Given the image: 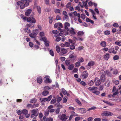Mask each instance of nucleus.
Masks as SVG:
<instances>
[{
    "mask_svg": "<svg viewBox=\"0 0 121 121\" xmlns=\"http://www.w3.org/2000/svg\"><path fill=\"white\" fill-rule=\"evenodd\" d=\"M70 43L68 42H66L65 43V46L66 47H69L70 46Z\"/></svg>",
    "mask_w": 121,
    "mask_h": 121,
    "instance_id": "nucleus-64",
    "label": "nucleus"
},
{
    "mask_svg": "<svg viewBox=\"0 0 121 121\" xmlns=\"http://www.w3.org/2000/svg\"><path fill=\"white\" fill-rule=\"evenodd\" d=\"M78 70V69L76 68H74L73 71V72L74 73H76L77 72Z\"/></svg>",
    "mask_w": 121,
    "mask_h": 121,
    "instance_id": "nucleus-63",
    "label": "nucleus"
},
{
    "mask_svg": "<svg viewBox=\"0 0 121 121\" xmlns=\"http://www.w3.org/2000/svg\"><path fill=\"white\" fill-rule=\"evenodd\" d=\"M68 118L69 116H68L66 117L65 114H62L61 115V119L63 121H65Z\"/></svg>",
    "mask_w": 121,
    "mask_h": 121,
    "instance_id": "nucleus-12",
    "label": "nucleus"
},
{
    "mask_svg": "<svg viewBox=\"0 0 121 121\" xmlns=\"http://www.w3.org/2000/svg\"><path fill=\"white\" fill-rule=\"evenodd\" d=\"M53 108V106L52 105H50L48 107V110L50 112H53L54 111L55 109L52 108Z\"/></svg>",
    "mask_w": 121,
    "mask_h": 121,
    "instance_id": "nucleus-20",
    "label": "nucleus"
},
{
    "mask_svg": "<svg viewBox=\"0 0 121 121\" xmlns=\"http://www.w3.org/2000/svg\"><path fill=\"white\" fill-rule=\"evenodd\" d=\"M69 34L70 36H73L76 34L74 29L73 27H71L70 29H69Z\"/></svg>",
    "mask_w": 121,
    "mask_h": 121,
    "instance_id": "nucleus-5",
    "label": "nucleus"
},
{
    "mask_svg": "<svg viewBox=\"0 0 121 121\" xmlns=\"http://www.w3.org/2000/svg\"><path fill=\"white\" fill-rule=\"evenodd\" d=\"M94 81L95 84L96 86H98L101 84L100 80L97 78L96 77L95 78Z\"/></svg>",
    "mask_w": 121,
    "mask_h": 121,
    "instance_id": "nucleus-10",
    "label": "nucleus"
},
{
    "mask_svg": "<svg viewBox=\"0 0 121 121\" xmlns=\"http://www.w3.org/2000/svg\"><path fill=\"white\" fill-rule=\"evenodd\" d=\"M65 64L67 66L69 65L71 63L70 60H67L65 61Z\"/></svg>",
    "mask_w": 121,
    "mask_h": 121,
    "instance_id": "nucleus-31",
    "label": "nucleus"
},
{
    "mask_svg": "<svg viewBox=\"0 0 121 121\" xmlns=\"http://www.w3.org/2000/svg\"><path fill=\"white\" fill-rule=\"evenodd\" d=\"M68 52L67 50L65 48H62L61 49L60 54L61 55H62L63 54L67 53Z\"/></svg>",
    "mask_w": 121,
    "mask_h": 121,
    "instance_id": "nucleus-14",
    "label": "nucleus"
},
{
    "mask_svg": "<svg viewBox=\"0 0 121 121\" xmlns=\"http://www.w3.org/2000/svg\"><path fill=\"white\" fill-rule=\"evenodd\" d=\"M36 102V100L35 99H31L30 102L31 103H35Z\"/></svg>",
    "mask_w": 121,
    "mask_h": 121,
    "instance_id": "nucleus-51",
    "label": "nucleus"
},
{
    "mask_svg": "<svg viewBox=\"0 0 121 121\" xmlns=\"http://www.w3.org/2000/svg\"><path fill=\"white\" fill-rule=\"evenodd\" d=\"M112 26H113L115 27H118L119 26V25L118 24L116 23H113L112 25Z\"/></svg>",
    "mask_w": 121,
    "mask_h": 121,
    "instance_id": "nucleus-49",
    "label": "nucleus"
},
{
    "mask_svg": "<svg viewBox=\"0 0 121 121\" xmlns=\"http://www.w3.org/2000/svg\"><path fill=\"white\" fill-rule=\"evenodd\" d=\"M65 28L67 30H69V28L70 27V25L68 22H66L65 23Z\"/></svg>",
    "mask_w": 121,
    "mask_h": 121,
    "instance_id": "nucleus-17",
    "label": "nucleus"
},
{
    "mask_svg": "<svg viewBox=\"0 0 121 121\" xmlns=\"http://www.w3.org/2000/svg\"><path fill=\"white\" fill-rule=\"evenodd\" d=\"M78 61L81 63L83 62L84 61V60L83 58L81 57L79 58L78 59Z\"/></svg>",
    "mask_w": 121,
    "mask_h": 121,
    "instance_id": "nucleus-34",
    "label": "nucleus"
},
{
    "mask_svg": "<svg viewBox=\"0 0 121 121\" xmlns=\"http://www.w3.org/2000/svg\"><path fill=\"white\" fill-rule=\"evenodd\" d=\"M101 119L99 118H95L94 120V121H100Z\"/></svg>",
    "mask_w": 121,
    "mask_h": 121,
    "instance_id": "nucleus-61",
    "label": "nucleus"
},
{
    "mask_svg": "<svg viewBox=\"0 0 121 121\" xmlns=\"http://www.w3.org/2000/svg\"><path fill=\"white\" fill-rule=\"evenodd\" d=\"M43 80L41 77H39L37 78V81L38 83L40 84L42 82Z\"/></svg>",
    "mask_w": 121,
    "mask_h": 121,
    "instance_id": "nucleus-22",
    "label": "nucleus"
},
{
    "mask_svg": "<svg viewBox=\"0 0 121 121\" xmlns=\"http://www.w3.org/2000/svg\"><path fill=\"white\" fill-rule=\"evenodd\" d=\"M32 24H27L26 26V28H25L24 29V31L27 33H29L30 32V30L28 28L31 27V28H33L34 27V26H32Z\"/></svg>",
    "mask_w": 121,
    "mask_h": 121,
    "instance_id": "nucleus-4",
    "label": "nucleus"
},
{
    "mask_svg": "<svg viewBox=\"0 0 121 121\" xmlns=\"http://www.w3.org/2000/svg\"><path fill=\"white\" fill-rule=\"evenodd\" d=\"M119 72L117 69H114L113 71V73L114 75H117Z\"/></svg>",
    "mask_w": 121,
    "mask_h": 121,
    "instance_id": "nucleus-38",
    "label": "nucleus"
},
{
    "mask_svg": "<svg viewBox=\"0 0 121 121\" xmlns=\"http://www.w3.org/2000/svg\"><path fill=\"white\" fill-rule=\"evenodd\" d=\"M119 56L118 55H115L113 57V59L114 60H117L119 58Z\"/></svg>",
    "mask_w": 121,
    "mask_h": 121,
    "instance_id": "nucleus-53",
    "label": "nucleus"
},
{
    "mask_svg": "<svg viewBox=\"0 0 121 121\" xmlns=\"http://www.w3.org/2000/svg\"><path fill=\"white\" fill-rule=\"evenodd\" d=\"M106 45V43L104 41H102L100 43V45L102 47H105Z\"/></svg>",
    "mask_w": 121,
    "mask_h": 121,
    "instance_id": "nucleus-28",
    "label": "nucleus"
},
{
    "mask_svg": "<svg viewBox=\"0 0 121 121\" xmlns=\"http://www.w3.org/2000/svg\"><path fill=\"white\" fill-rule=\"evenodd\" d=\"M109 57V54L108 53L105 54L104 56V58L105 59L108 60Z\"/></svg>",
    "mask_w": 121,
    "mask_h": 121,
    "instance_id": "nucleus-26",
    "label": "nucleus"
},
{
    "mask_svg": "<svg viewBox=\"0 0 121 121\" xmlns=\"http://www.w3.org/2000/svg\"><path fill=\"white\" fill-rule=\"evenodd\" d=\"M49 53L50 55L52 56H54V52L52 50H50Z\"/></svg>",
    "mask_w": 121,
    "mask_h": 121,
    "instance_id": "nucleus-50",
    "label": "nucleus"
},
{
    "mask_svg": "<svg viewBox=\"0 0 121 121\" xmlns=\"http://www.w3.org/2000/svg\"><path fill=\"white\" fill-rule=\"evenodd\" d=\"M40 40L44 42L45 45L46 46L48 47L49 46V42L47 40L46 37H41L40 39Z\"/></svg>",
    "mask_w": 121,
    "mask_h": 121,
    "instance_id": "nucleus-6",
    "label": "nucleus"
},
{
    "mask_svg": "<svg viewBox=\"0 0 121 121\" xmlns=\"http://www.w3.org/2000/svg\"><path fill=\"white\" fill-rule=\"evenodd\" d=\"M32 11V9H28L26 11L25 13V15L26 16H29L31 12Z\"/></svg>",
    "mask_w": 121,
    "mask_h": 121,
    "instance_id": "nucleus-18",
    "label": "nucleus"
},
{
    "mask_svg": "<svg viewBox=\"0 0 121 121\" xmlns=\"http://www.w3.org/2000/svg\"><path fill=\"white\" fill-rule=\"evenodd\" d=\"M56 49L58 53H59L60 50V48L59 46H56Z\"/></svg>",
    "mask_w": 121,
    "mask_h": 121,
    "instance_id": "nucleus-44",
    "label": "nucleus"
},
{
    "mask_svg": "<svg viewBox=\"0 0 121 121\" xmlns=\"http://www.w3.org/2000/svg\"><path fill=\"white\" fill-rule=\"evenodd\" d=\"M55 86L54 85L52 86V87H50L48 86H45L44 88V89L45 91L48 90L50 89H53V87H54Z\"/></svg>",
    "mask_w": 121,
    "mask_h": 121,
    "instance_id": "nucleus-21",
    "label": "nucleus"
},
{
    "mask_svg": "<svg viewBox=\"0 0 121 121\" xmlns=\"http://www.w3.org/2000/svg\"><path fill=\"white\" fill-rule=\"evenodd\" d=\"M105 73L108 76L110 77H111L112 74L110 72H109L107 70L106 71Z\"/></svg>",
    "mask_w": 121,
    "mask_h": 121,
    "instance_id": "nucleus-43",
    "label": "nucleus"
},
{
    "mask_svg": "<svg viewBox=\"0 0 121 121\" xmlns=\"http://www.w3.org/2000/svg\"><path fill=\"white\" fill-rule=\"evenodd\" d=\"M52 32L53 34H55V36L56 37L57 36L56 35V34L58 33L59 31L57 30H53L52 31Z\"/></svg>",
    "mask_w": 121,
    "mask_h": 121,
    "instance_id": "nucleus-41",
    "label": "nucleus"
},
{
    "mask_svg": "<svg viewBox=\"0 0 121 121\" xmlns=\"http://www.w3.org/2000/svg\"><path fill=\"white\" fill-rule=\"evenodd\" d=\"M36 8L37 11L39 14L41 13V8L39 6H37Z\"/></svg>",
    "mask_w": 121,
    "mask_h": 121,
    "instance_id": "nucleus-32",
    "label": "nucleus"
},
{
    "mask_svg": "<svg viewBox=\"0 0 121 121\" xmlns=\"http://www.w3.org/2000/svg\"><path fill=\"white\" fill-rule=\"evenodd\" d=\"M69 57L72 61L74 62L77 60V56L73 52H70L69 55Z\"/></svg>",
    "mask_w": 121,
    "mask_h": 121,
    "instance_id": "nucleus-2",
    "label": "nucleus"
},
{
    "mask_svg": "<svg viewBox=\"0 0 121 121\" xmlns=\"http://www.w3.org/2000/svg\"><path fill=\"white\" fill-rule=\"evenodd\" d=\"M40 100L41 101H48L47 99V98H42V99H40Z\"/></svg>",
    "mask_w": 121,
    "mask_h": 121,
    "instance_id": "nucleus-57",
    "label": "nucleus"
},
{
    "mask_svg": "<svg viewBox=\"0 0 121 121\" xmlns=\"http://www.w3.org/2000/svg\"><path fill=\"white\" fill-rule=\"evenodd\" d=\"M75 10H77L78 11L80 12L81 11V9L80 7L78 6H76L75 8Z\"/></svg>",
    "mask_w": 121,
    "mask_h": 121,
    "instance_id": "nucleus-62",
    "label": "nucleus"
},
{
    "mask_svg": "<svg viewBox=\"0 0 121 121\" xmlns=\"http://www.w3.org/2000/svg\"><path fill=\"white\" fill-rule=\"evenodd\" d=\"M74 65L75 67H79L80 66L81 64L78 61L77 62H76L74 64Z\"/></svg>",
    "mask_w": 121,
    "mask_h": 121,
    "instance_id": "nucleus-39",
    "label": "nucleus"
},
{
    "mask_svg": "<svg viewBox=\"0 0 121 121\" xmlns=\"http://www.w3.org/2000/svg\"><path fill=\"white\" fill-rule=\"evenodd\" d=\"M52 95H50L48 96V97L47 98L48 100V101H49L52 99Z\"/></svg>",
    "mask_w": 121,
    "mask_h": 121,
    "instance_id": "nucleus-60",
    "label": "nucleus"
},
{
    "mask_svg": "<svg viewBox=\"0 0 121 121\" xmlns=\"http://www.w3.org/2000/svg\"><path fill=\"white\" fill-rule=\"evenodd\" d=\"M70 48L71 50H73L75 49V48L74 45H71L70 46Z\"/></svg>",
    "mask_w": 121,
    "mask_h": 121,
    "instance_id": "nucleus-59",
    "label": "nucleus"
},
{
    "mask_svg": "<svg viewBox=\"0 0 121 121\" xmlns=\"http://www.w3.org/2000/svg\"><path fill=\"white\" fill-rule=\"evenodd\" d=\"M84 34V32L82 31H79L78 32V36H82V35Z\"/></svg>",
    "mask_w": 121,
    "mask_h": 121,
    "instance_id": "nucleus-33",
    "label": "nucleus"
},
{
    "mask_svg": "<svg viewBox=\"0 0 121 121\" xmlns=\"http://www.w3.org/2000/svg\"><path fill=\"white\" fill-rule=\"evenodd\" d=\"M32 113V114L35 115V116H38V114H37V111L36 109H33L31 111Z\"/></svg>",
    "mask_w": 121,
    "mask_h": 121,
    "instance_id": "nucleus-25",
    "label": "nucleus"
},
{
    "mask_svg": "<svg viewBox=\"0 0 121 121\" xmlns=\"http://www.w3.org/2000/svg\"><path fill=\"white\" fill-rule=\"evenodd\" d=\"M49 93V92L47 91L44 90L42 92V95L44 96L48 95Z\"/></svg>",
    "mask_w": 121,
    "mask_h": 121,
    "instance_id": "nucleus-23",
    "label": "nucleus"
},
{
    "mask_svg": "<svg viewBox=\"0 0 121 121\" xmlns=\"http://www.w3.org/2000/svg\"><path fill=\"white\" fill-rule=\"evenodd\" d=\"M108 52L110 53H113L115 54L117 53V52L115 51L114 48L112 47L110 48L108 50Z\"/></svg>",
    "mask_w": 121,
    "mask_h": 121,
    "instance_id": "nucleus-11",
    "label": "nucleus"
},
{
    "mask_svg": "<svg viewBox=\"0 0 121 121\" xmlns=\"http://www.w3.org/2000/svg\"><path fill=\"white\" fill-rule=\"evenodd\" d=\"M110 32L108 30H106L104 31V34L106 35H108L110 34Z\"/></svg>",
    "mask_w": 121,
    "mask_h": 121,
    "instance_id": "nucleus-52",
    "label": "nucleus"
},
{
    "mask_svg": "<svg viewBox=\"0 0 121 121\" xmlns=\"http://www.w3.org/2000/svg\"><path fill=\"white\" fill-rule=\"evenodd\" d=\"M75 101L79 105H82L81 102L78 99H76Z\"/></svg>",
    "mask_w": 121,
    "mask_h": 121,
    "instance_id": "nucleus-54",
    "label": "nucleus"
},
{
    "mask_svg": "<svg viewBox=\"0 0 121 121\" xmlns=\"http://www.w3.org/2000/svg\"><path fill=\"white\" fill-rule=\"evenodd\" d=\"M55 12L56 13H60V10L59 9H56L55 10Z\"/></svg>",
    "mask_w": 121,
    "mask_h": 121,
    "instance_id": "nucleus-58",
    "label": "nucleus"
},
{
    "mask_svg": "<svg viewBox=\"0 0 121 121\" xmlns=\"http://www.w3.org/2000/svg\"><path fill=\"white\" fill-rule=\"evenodd\" d=\"M95 64L94 62L92 61H91L89 62L88 63L87 65L89 66H91L94 65Z\"/></svg>",
    "mask_w": 121,
    "mask_h": 121,
    "instance_id": "nucleus-29",
    "label": "nucleus"
},
{
    "mask_svg": "<svg viewBox=\"0 0 121 121\" xmlns=\"http://www.w3.org/2000/svg\"><path fill=\"white\" fill-rule=\"evenodd\" d=\"M100 79L102 82H103L105 81V78L104 74H103L101 75L100 77Z\"/></svg>",
    "mask_w": 121,
    "mask_h": 121,
    "instance_id": "nucleus-24",
    "label": "nucleus"
},
{
    "mask_svg": "<svg viewBox=\"0 0 121 121\" xmlns=\"http://www.w3.org/2000/svg\"><path fill=\"white\" fill-rule=\"evenodd\" d=\"M68 67V69L69 70H72L74 66L73 64L70 65Z\"/></svg>",
    "mask_w": 121,
    "mask_h": 121,
    "instance_id": "nucleus-27",
    "label": "nucleus"
},
{
    "mask_svg": "<svg viewBox=\"0 0 121 121\" xmlns=\"http://www.w3.org/2000/svg\"><path fill=\"white\" fill-rule=\"evenodd\" d=\"M88 75V74L86 71H84L82 74L81 76H82L83 79L86 78Z\"/></svg>",
    "mask_w": 121,
    "mask_h": 121,
    "instance_id": "nucleus-13",
    "label": "nucleus"
},
{
    "mask_svg": "<svg viewBox=\"0 0 121 121\" xmlns=\"http://www.w3.org/2000/svg\"><path fill=\"white\" fill-rule=\"evenodd\" d=\"M27 22L34 24L36 22V20L33 17H29L27 19Z\"/></svg>",
    "mask_w": 121,
    "mask_h": 121,
    "instance_id": "nucleus-8",
    "label": "nucleus"
},
{
    "mask_svg": "<svg viewBox=\"0 0 121 121\" xmlns=\"http://www.w3.org/2000/svg\"><path fill=\"white\" fill-rule=\"evenodd\" d=\"M49 112H49V111L48 110H46L44 112L45 115L46 116H48L49 114Z\"/></svg>",
    "mask_w": 121,
    "mask_h": 121,
    "instance_id": "nucleus-56",
    "label": "nucleus"
},
{
    "mask_svg": "<svg viewBox=\"0 0 121 121\" xmlns=\"http://www.w3.org/2000/svg\"><path fill=\"white\" fill-rule=\"evenodd\" d=\"M103 101L104 103L109 105L110 106H112L113 105V104H112V103L108 101L103 100Z\"/></svg>",
    "mask_w": 121,
    "mask_h": 121,
    "instance_id": "nucleus-40",
    "label": "nucleus"
},
{
    "mask_svg": "<svg viewBox=\"0 0 121 121\" xmlns=\"http://www.w3.org/2000/svg\"><path fill=\"white\" fill-rule=\"evenodd\" d=\"M86 21L87 22H90L92 24H93L94 23V22L90 19L88 18H87L86 19Z\"/></svg>",
    "mask_w": 121,
    "mask_h": 121,
    "instance_id": "nucleus-36",
    "label": "nucleus"
},
{
    "mask_svg": "<svg viewBox=\"0 0 121 121\" xmlns=\"http://www.w3.org/2000/svg\"><path fill=\"white\" fill-rule=\"evenodd\" d=\"M36 35V33L33 32L29 35L32 38H34Z\"/></svg>",
    "mask_w": 121,
    "mask_h": 121,
    "instance_id": "nucleus-30",
    "label": "nucleus"
},
{
    "mask_svg": "<svg viewBox=\"0 0 121 121\" xmlns=\"http://www.w3.org/2000/svg\"><path fill=\"white\" fill-rule=\"evenodd\" d=\"M50 77L49 76H47L44 77V78H46L44 80V82L46 83H51L52 82V80L50 79Z\"/></svg>",
    "mask_w": 121,
    "mask_h": 121,
    "instance_id": "nucleus-9",
    "label": "nucleus"
},
{
    "mask_svg": "<svg viewBox=\"0 0 121 121\" xmlns=\"http://www.w3.org/2000/svg\"><path fill=\"white\" fill-rule=\"evenodd\" d=\"M53 18L52 17H49V22L50 23H52V22Z\"/></svg>",
    "mask_w": 121,
    "mask_h": 121,
    "instance_id": "nucleus-55",
    "label": "nucleus"
},
{
    "mask_svg": "<svg viewBox=\"0 0 121 121\" xmlns=\"http://www.w3.org/2000/svg\"><path fill=\"white\" fill-rule=\"evenodd\" d=\"M58 29L60 32H63L64 35H66L68 34V33L67 31L64 30L59 27L58 28Z\"/></svg>",
    "mask_w": 121,
    "mask_h": 121,
    "instance_id": "nucleus-16",
    "label": "nucleus"
},
{
    "mask_svg": "<svg viewBox=\"0 0 121 121\" xmlns=\"http://www.w3.org/2000/svg\"><path fill=\"white\" fill-rule=\"evenodd\" d=\"M75 38L77 40H80L81 41H82L83 40V39L80 37H78L77 38L75 37Z\"/></svg>",
    "mask_w": 121,
    "mask_h": 121,
    "instance_id": "nucleus-47",
    "label": "nucleus"
},
{
    "mask_svg": "<svg viewBox=\"0 0 121 121\" xmlns=\"http://www.w3.org/2000/svg\"><path fill=\"white\" fill-rule=\"evenodd\" d=\"M98 89L97 87L94 86L90 87L88 88L89 90L92 91V93L96 95H98L100 93L99 91H97Z\"/></svg>",
    "mask_w": 121,
    "mask_h": 121,
    "instance_id": "nucleus-3",
    "label": "nucleus"
},
{
    "mask_svg": "<svg viewBox=\"0 0 121 121\" xmlns=\"http://www.w3.org/2000/svg\"><path fill=\"white\" fill-rule=\"evenodd\" d=\"M96 108L95 106H93L91 108H89L87 110L88 111H89L92 110H95L96 109Z\"/></svg>",
    "mask_w": 121,
    "mask_h": 121,
    "instance_id": "nucleus-48",
    "label": "nucleus"
},
{
    "mask_svg": "<svg viewBox=\"0 0 121 121\" xmlns=\"http://www.w3.org/2000/svg\"><path fill=\"white\" fill-rule=\"evenodd\" d=\"M62 92L64 95H66L68 96H70V94L68 93L67 92L64 88L61 89Z\"/></svg>",
    "mask_w": 121,
    "mask_h": 121,
    "instance_id": "nucleus-19",
    "label": "nucleus"
},
{
    "mask_svg": "<svg viewBox=\"0 0 121 121\" xmlns=\"http://www.w3.org/2000/svg\"><path fill=\"white\" fill-rule=\"evenodd\" d=\"M78 19V21L80 23L82 22V21L80 19V14L78 13L77 14Z\"/></svg>",
    "mask_w": 121,
    "mask_h": 121,
    "instance_id": "nucleus-37",
    "label": "nucleus"
},
{
    "mask_svg": "<svg viewBox=\"0 0 121 121\" xmlns=\"http://www.w3.org/2000/svg\"><path fill=\"white\" fill-rule=\"evenodd\" d=\"M77 110L78 111L81 113L83 114L85 113L86 111L85 109L84 108H78L77 109Z\"/></svg>",
    "mask_w": 121,
    "mask_h": 121,
    "instance_id": "nucleus-15",
    "label": "nucleus"
},
{
    "mask_svg": "<svg viewBox=\"0 0 121 121\" xmlns=\"http://www.w3.org/2000/svg\"><path fill=\"white\" fill-rule=\"evenodd\" d=\"M33 0H24L23 3H22L20 1L17 2V4L18 5H20V8L21 9H23L26 6H28L29 4V3L32 2Z\"/></svg>",
    "mask_w": 121,
    "mask_h": 121,
    "instance_id": "nucleus-1",
    "label": "nucleus"
},
{
    "mask_svg": "<svg viewBox=\"0 0 121 121\" xmlns=\"http://www.w3.org/2000/svg\"><path fill=\"white\" fill-rule=\"evenodd\" d=\"M101 115L103 116H112L113 114L112 113L109 112L104 111L101 114Z\"/></svg>",
    "mask_w": 121,
    "mask_h": 121,
    "instance_id": "nucleus-7",
    "label": "nucleus"
},
{
    "mask_svg": "<svg viewBox=\"0 0 121 121\" xmlns=\"http://www.w3.org/2000/svg\"><path fill=\"white\" fill-rule=\"evenodd\" d=\"M113 82L115 85H118L119 83V81L118 80H114L113 81Z\"/></svg>",
    "mask_w": 121,
    "mask_h": 121,
    "instance_id": "nucleus-45",
    "label": "nucleus"
},
{
    "mask_svg": "<svg viewBox=\"0 0 121 121\" xmlns=\"http://www.w3.org/2000/svg\"><path fill=\"white\" fill-rule=\"evenodd\" d=\"M56 101V99H52L50 103L51 104H54L55 103Z\"/></svg>",
    "mask_w": 121,
    "mask_h": 121,
    "instance_id": "nucleus-46",
    "label": "nucleus"
},
{
    "mask_svg": "<svg viewBox=\"0 0 121 121\" xmlns=\"http://www.w3.org/2000/svg\"><path fill=\"white\" fill-rule=\"evenodd\" d=\"M22 113L23 114L26 115L28 113V111L26 109H23L22 111Z\"/></svg>",
    "mask_w": 121,
    "mask_h": 121,
    "instance_id": "nucleus-42",
    "label": "nucleus"
},
{
    "mask_svg": "<svg viewBox=\"0 0 121 121\" xmlns=\"http://www.w3.org/2000/svg\"><path fill=\"white\" fill-rule=\"evenodd\" d=\"M94 84V82L93 81L91 80L88 83V85L90 86H92Z\"/></svg>",
    "mask_w": 121,
    "mask_h": 121,
    "instance_id": "nucleus-35",
    "label": "nucleus"
}]
</instances>
